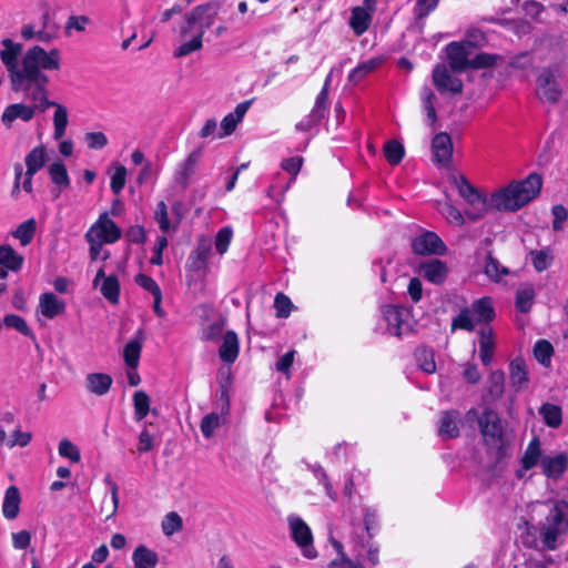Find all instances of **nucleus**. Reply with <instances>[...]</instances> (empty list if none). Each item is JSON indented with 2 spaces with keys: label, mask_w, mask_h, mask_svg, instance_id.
Masks as SVG:
<instances>
[{
  "label": "nucleus",
  "mask_w": 568,
  "mask_h": 568,
  "mask_svg": "<svg viewBox=\"0 0 568 568\" xmlns=\"http://www.w3.org/2000/svg\"><path fill=\"white\" fill-rule=\"evenodd\" d=\"M48 174L51 182L59 189L60 192L68 189L71 184L67 166L60 159L53 161L48 166Z\"/></svg>",
  "instance_id": "32"
},
{
  "label": "nucleus",
  "mask_w": 568,
  "mask_h": 568,
  "mask_svg": "<svg viewBox=\"0 0 568 568\" xmlns=\"http://www.w3.org/2000/svg\"><path fill=\"white\" fill-rule=\"evenodd\" d=\"M37 221L34 217H30L24 222L20 223L16 230L11 231V236L19 241L21 246L29 245L36 235Z\"/></svg>",
  "instance_id": "39"
},
{
  "label": "nucleus",
  "mask_w": 568,
  "mask_h": 568,
  "mask_svg": "<svg viewBox=\"0 0 568 568\" xmlns=\"http://www.w3.org/2000/svg\"><path fill=\"white\" fill-rule=\"evenodd\" d=\"M202 148L193 150L184 161H182L174 173V180L178 184L185 187L191 175L194 173L195 165L201 158Z\"/></svg>",
  "instance_id": "26"
},
{
  "label": "nucleus",
  "mask_w": 568,
  "mask_h": 568,
  "mask_svg": "<svg viewBox=\"0 0 568 568\" xmlns=\"http://www.w3.org/2000/svg\"><path fill=\"white\" fill-rule=\"evenodd\" d=\"M134 419L143 420L150 413V397L144 390H136L133 394Z\"/></svg>",
  "instance_id": "47"
},
{
  "label": "nucleus",
  "mask_w": 568,
  "mask_h": 568,
  "mask_svg": "<svg viewBox=\"0 0 568 568\" xmlns=\"http://www.w3.org/2000/svg\"><path fill=\"white\" fill-rule=\"evenodd\" d=\"M34 175H29V172H23L22 165L17 163L14 165V183L12 187L11 195L17 199L20 193V187L26 193H31L33 191L32 187V179Z\"/></svg>",
  "instance_id": "42"
},
{
  "label": "nucleus",
  "mask_w": 568,
  "mask_h": 568,
  "mask_svg": "<svg viewBox=\"0 0 568 568\" xmlns=\"http://www.w3.org/2000/svg\"><path fill=\"white\" fill-rule=\"evenodd\" d=\"M538 414L541 416L545 425L550 428H558L562 423V409L559 405L544 403L538 408Z\"/></svg>",
  "instance_id": "38"
},
{
  "label": "nucleus",
  "mask_w": 568,
  "mask_h": 568,
  "mask_svg": "<svg viewBox=\"0 0 568 568\" xmlns=\"http://www.w3.org/2000/svg\"><path fill=\"white\" fill-rule=\"evenodd\" d=\"M144 341V331L139 328L134 336L124 345L122 356L128 368L139 367Z\"/></svg>",
  "instance_id": "20"
},
{
  "label": "nucleus",
  "mask_w": 568,
  "mask_h": 568,
  "mask_svg": "<svg viewBox=\"0 0 568 568\" xmlns=\"http://www.w3.org/2000/svg\"><path fill=\"white\" fill-rule=\"evenodd\" d=\"M478 425L485 439H491L493 442L500 440L503 427L497 413L493 409H485L483 412L478 418Z\"/></svg>",
  "instance_id": "19"
},
{
  "label": "nucleus",
  "mask_w": 568,
  "mask_h": 568,
  "mask_svg": "<svg viewBox=\"0 0 568 568\" xmlns=\"http://www.w3.org/2000/svg\"><path fill=\"white\" fill-rule=\"evenodd\" d=\"M531 264L537 272L546 271L552 262V252L549 247L532 250L529 252Z\"/></svg>",
  "instance_id": "46"
},
{
  "label": "nucleus",
  "mask_w": 568,
  "mask_h": 568,
  "mask_svg": "<svg viewBox=\"0 0 568 568\" xmlns=\"http://www.w3.org/2000/svg\"><path fill=\"white\" fill-rule=\"evenodd\" d=\"M535 300V290L532 285L526 284L520 286L516 292V308L521 313H527L532 307Z\"/></svg>",
  "instance_id": "44"
},
{
  "label": "nucleus",
  "mask_w": 568,
  "mask_h": 568,
  "mask_svg": "<svg viewBox=\"0 0 568 568\" xmlns=\"http://www.w3.org/2000/svg\"><path fill=\"white\" fill-rule=\"evenodd\" d=\"M452 183L456 187L458 195L467 204L465 215L469 220L478 221L490 210H495L493 206L491 195L488 197L485 193L473 185L465 175H453Z\"/></svg>",
  "instance_id": "5"
},
{
  "label": "nucleus",
  "mask_w": 568,
  "mask_h": 568,
  "mask_svg": "<svg viewBox=\"0 0 568 568\" xmlns=\"http://www.w3.org/2000/svg\"><path fill=\"white\" fill-rule=\"evenodd\" d=\"M542 180L536 173L520 181H513L507 186L491 193L493 206L497 211L516 212L540 192Z\"/></svg>",
  "instance_id": "4"
},
{
  "label": "nucleus",
  "mask_w": 568,
  "mask_h": 568,
  "mask_svg": "<svg viewBox=\"0 0 568 568\" xmlns=\"http://www.w3.org/2000/svg\"><path fill=\"white\" fill-rule=\"evenodd\" d=\"M414 325L415 320L408 307L395 304L381 306V317L376 325L378 333L402 337L409 334Z\"/></svg>",
  "instance_id": "6"
},
{
  "label": "nucleus",
  "mask_w": 568,
  "mask_h": 568,
  "mask_svg": "<svg viewBox=\"0 0 568 568\" xmlns=\"http://www.w3.org/2000/svg\"><path fill=\"white\" fill-rule=\"evenodd\" d=\"M434 161L438 164H447L453 155V142L449 134L437 133L432 141Z\"/></svg>",
  "instance_id": "22"
},
{
  "label": "nucleus",
  "mask_w": 568,
  "mask_h": 568,
  "mask_svg": "<svg viewBox=\"0 0 568 568\" xmlns=\"http://www.w3.org/2000/svg\"><path fill=\"white\" fill-rule=\"evenodd\" d=\"M479 358L485 366H489L494 358L495 338L490 327H483L478 332Z\"/></svg>",
  "instance_id": "29"
},
{
  "label": "nucleus",
  "mask_w": 568,
  "mask_h": 568,
  "mask_svg": "<svg viewBox=\"0 0 568 568\" xmlns=\"http://www.w3.org/2000/svg\"><path fill=\"white\" fill-rule=\"evenodd\" d=\"M37 110H39L38 103L36 105L24 103L9 104L1 115V122L6 128H11L16 120L29 122L33 119Z\"/></svg>",
  "instance_id": "17"
},
{
  "label": "nucleus",
  "mask_w": 568,
  "mask_h": 568,
  "mask_svg": "<svg viewBox=\"0 0 568 568\" xmlns=\"http://www.w3.org/2000/svg\"><path fill=\"white\" fill-rule=\"evenodd\" d=\"M384 62L383 57L371 58L366 61L358 63L348 74V80L357 83L363 80L367 74L373 72Z\"/></svg>",
  "instance_id": "41"
},
{
  "label": "nucleus",
  "mask_w": 568,
  "mask_h": 568,
  "mask_svg": "<svg viewBox=\"0 0 568 568\" xmlns=\"http://www.w3.org/2000/svg\"><path fill=\"white\" fill-rule=\"evenodd\" d=\"M462 415L459 410L449 409L440 414L438 420V435L443 439L456 438L459 436Z\"/></svg>",
  "instance_id": "18"
},
{
  "label": "nucleus",
  "mask_w": 568,
  "mask_h": 568,
  "mask_svg": "<svg viewBox=\"0 0 568 568\" xmlns=\"http://www.w3.org/2000/svg\"><path fill=\"white\" fill-rule=\"evenodd\" d=\"M364 513V525L365 530L371 538L378 528V515L377 510L373 507H365Z\"/></svg>",
  "instance_id": "64"
},
{
  "label": "nucleus",
  "mask_w": 568,
  "mask_h": 568,
  "mask_svg": "<svg viewBox=\"0 0 568 568\" xmlns=\"http://www.w3.org/2000/svg\"><path fill=\"white\" fill-rule=\"evenodd\" d=\"M212 251V242L209 237H202L197 241L195 250L190 255V261L194 270L206 267Z\"/></svg>",
  "instance_id": "31"
},
{
  "label": "nucleus",
  "mask_w": 568,
  "mask_h": 568,
  "mask_svg": "<svg viewBox=\"0 0 568 568\" xmlns=\"http://www.w3.org/2000/svg\"><path fill=\"white\" fill-rule=\"evenodd\" d=\"M47 159V150L43 145L33 148L24 158L26 171L29 175L37 174L44 166Z\"/></svg>",
  "instance_id": "36"
},
{
  "label": "nucleus",
  "mask_w": 568,
  "mask_h": 568,
  "mask_svg": "<svg viewBox=\"0 0 568 568\" xmlns=\"http://www.w3.org/2000/svg\"><path fill=\"white\" fill-rule=\"evenodd\" d=\"M373 16V13L362 7H354L351 10L348 24L357 37L364 34L369 29Z\"/></svg>",
  "instance_id": "30"
},
{
  "label": "nucleus",
  "mask_w": 568,
  "mask_h": 568,
  "mask_svg": "<svg viewBox=\"0 0 568 568\" xmlns=\"http://www.w3.org/2000/svg\"><path fill=\"white\" fill-rule=\"evenodd\" d=\"M412 248L418 255H443L446 252L445 243L436 233L430 231L423 232L414 237Z\"/></svg>",
  "instance_id": "15"
},
{
  "label": "nucleus",
  "mask_w": 568,
  "mask_h": 568,
  "mask_svg": "<svg viewBox=\"0 0 568 568\" xmlns=\"http://www.w3.org/2000/svg\"><path fill=\"white\" fill-rule=\"evenodd\" d=\"M485 274L494 280L498 281L501 278L504 274H507V268L500 266L499 262L493 257L491 255H488L485 260Z\"/></svg>",
  "instance_id": "62"
},
{
  "label": "nucleus",
  "mask_w": 568,
  "mask_h": 568,
  "mask_svg": "<svg viewBox=\"0 0 568 568\" xmlns=\"http://www.w3.org/2000/svg\"><path fill=\"white\" fill-rule=\"evenodd\" d=\"M488 393L494 398H499L504 393L505 373L500 369L491 372L489 376Z\"/></svg>",
  "instance_id": "54"
},
{
  "label": "nucleus",
  "mask_w": 568,
  "mask_h": 568,
  "mask_svg": "<svg viewBox=\"0 0 568 568\" xmlns=\"http://www.w3.org/2000/svg\"><path fill=\"white\" fill-rule=\"evenodd\" d=\"M91 23V19L85 14H72L70 16L64 24V33L70 37L73 31L84 32L87 27Z\"/></svg>",
  "instance_id": "51"
},
{
  "label": "nucleus",
  "mask_w": 568,
  "mask_h": 568,
  "mask_svg": "<svg viewBox=\"0 0 568 568\" xmlns=\"http://www.w3.org/2000/svg\"><path fill=\"white\" fill-rule=\"evenodd\" d=\"M101 294L111 304H118L120 298V283L115 275L104 278L100 287Z\"/></svg>",
  "instance_id": "45"
},
{
  "label": "nucleus",
  "mask_w": 568,
  "mask_h": 568,
  "mask_svg": "<svg viewBox=\"0 0 568 568\" xmlns=\"http://www.w3.org/2000/svg\"><path fill=\"white\" fill-rule=\"evenodd\" d=\"M3 324L7 327L13 328L24 336H33L32 331L29 328L23 317L17 314H8L3 318Z\"/></svg>",
  "instance_id": "57"
},
{
  "label": "nucleus",
  "mask_w": 568,
  "mask_h": 568,
  "mask_svg": "<svg viewBox=\"0 0 568 568\" xmlns=\"http://www.w3.org/2000/svg\"><path fill=\"white\" fill-rule=\"evenodd\" d=\"M331 78L327 77L324 87L316 97L315 103L311 112L303 118L296 125V131L310 132L315 128L324 118L328 106V82Z\"/></svg>",
  "instance_id": "12"
},
{
  "label": "nucleus",
  "mask_w": 568,
  "mask_h": 568,
  "mask_svg": "<svg viewBox=\"0 0 568 568\" xmlns=\"http://www.w3.org/2000/svg\"><path fill=\"white\" fill-rule=\"evenodd\" d=\"M232 237H233V231L230 226H224V227L220 229L219 232L216 233L214 245H215L216 251L221 255H223L227 251V248L231 244Z\"/></svg>",
  "instance_id": "61"
},
{
  "label": "nucleus",
  "mask_w": 568,
  "mask_h": 568,
  "mask_svg": "<svg viewBox=\"0 0 568 568\" xmlns=\"http://www.w3.org/2000/svg\"><path fill=\"white\" fill-rule=\"evenodd\" d=\"M495 318V310L490 297L475 300L470 306L462 307L452 320V331L473 332L477 324H488Z\"/></svg>",
  "instance_id": "7"
},
{
  "label": "nucleus",
  "mask_w": 568,
  "mask_h": 568,
  "mask_svg": "<svg viewBox=\"0 0 568 568\" xmlns=\"http://www.w3.org/2000/svg\"><path fill=\"white\" fill-rule=\"evenodd\" d=\"M48 83L49 82H39L36 87L28 91V93L24 94L33 102H38V108L40 112H44L50 106L55 108L53 114V139L58 141L64 136L67 131V126L69 123L68 110L64 105L48 99Z\"/></svg>",
  "instance_id": "8"
},
{
  "label": "nucleus",
  "mask_w": 568,
  "mask_h": 568,
  "mask_svg": "<svg viewBox=\"0 0 568 568\" xmlns=\"http://www.w3.org/2000/svg\"><path fill=\"white\" fill-rule=\"evenodd\" d=\"M554 355V347L550 342L546 339H539L534 346L535 358L545 367H548L551 363Z\"/></svg>",
  "instance_id": "48"
},
{
  "label": "nucleus",
  "mask_w": 568,
  "mask_h": 568,
  "mask_svg": "<svg viewBox=\"0 0 568 568\" xmlns=\"http://www.w3.org/2000/svg\"><path fill=\"white\" fill-rule=\"evenodd\" d=\"M440 213L445 219L457 226H462L465 223L464 214L459 209L453 205L450 202H445L440 207Z\"/></svg>",
  "instance_id": "58"
},
{
  "label": "nucleus",
  "mask_w": 568,
  "mask_h": 568,
  "mask_svg": "<svg viewBox=\"0 0 568 568\" xmlns=\"http://www.w3.org/2000/svg\"><path fill=\"white\" fill-rule=\"evenodd\" d=\"M308 469L312 471L318 484L323 485L326 495L332 499L336 500L337 494L333 489L329 478L325 469L320 464L308 465Z\"/></svg>",
  "instance_id": "52"
},
{
  "label": "nucleus",
  "mask_w": 568,
  "mask_h": 568,
  "mask_svg": "<svg viewBox=\"0 0 568 568\" xmlns=\"http://www.w3.org/2000/svg\"><path fill=\"white\" fill-rule=\"evenodd\" d=\"M126 169L123 165L115 168L110 182L111 191L118 195L122 192L125 186Z\"/></svg>",
  "instance_id": "63"
},
{
  "label": "nucleus",
  "mask_w": 568,
  "mask_h": 568,
  "mask_svg": "<svg viewBox=\"0 0 568 568\" xmlns=\"http://www.w3.org/2000/svg\"><path fill=\"white\" fill-rule=\"evenodd\" d=\"M542 458L540 440L538 437H532V439L527 445L525 453L520 459V464L523 469L530 470L538 464L540 465V460Z\"/></svg>",
  "instance_id": "35"
},
{
  "label": "nucleus",
  "mask_w": 568,
  "mask_h": 568,
  "mask_svg": "<svg viewBox=\"0 0 568 568\" xmlns=\"http://www.w3.org/2000/svg\"><path fill=\"white\" fill-rule=\"evenodd\" d=\"M433 83L440 94H459L463 91V82L452 74L445 64H436L433 70Z\"/></svg>",
  "instance_id": "14"
},
{
  "label": "nucleus",
  "mask_w": 568,
  "mask_h": 568,
  "mask_svg": "<svg viewBox=\"0 0 568 568\" xmlns=\"http://www.w3.org/2000/svg\"><path fill=\"white\" fill-rule=\"evenodd\" d=\"M405 154V150L402 143L396 140H389L384 145V155L387 162L392 165L400 163Z\"/></svg>",
  "instance_id": "50"
},
{
  "label": "nucleus",
  "mask_w": 568,
  "mask_h": 568,
  "mask_svg": "<svg viewBox=\"0 0 568 568\" xmlns=\"http://www.w3.org/2000/svg\"><path fill=\"white\" fill-rule=\"evenodd\" d=\"M440 0H416L413 13L415 19L424 20L436 10Z\"/></svg>",
  "instance_id": "55"
},
{
  "label": "nucleus",
  "mask_w": 568,
  "mask_h": 568,
  "mask_svg": "<svg viewBox=\"0 0 568 568\" xmlns=\"http://www.w3.org/2000/svg\"><path fill=\"white\" fill-rule=\"evenodd\" d=\"M467 38L474 41H483L484 33L478 29L467 31ZM473 42H450L446 45L447 60L449 68L455 72H463L470 65L469 55L471 53Z\"/></svg>",
  "instance_id": "9"
},
{
  "label": "nucleus",
  "mask_w": 568,
  "mask_h": 568,
  "mask_svg": "<svg viewBox=\"0 0 568 568\" xmlns=\"http://www.w3.org/2000/svg\"><path fill=\"white\" fill-rule=\"evenodd\" d=\"M225 327V320L220 318L217 321L212 322L209 324L201 334V339L206 342H215L217 341Z\"/></svg>",
  "instance_id": "56"
},
{
  "label": "nucleus",
  "mask_w": 568,
  "mask_h": 568,
  "mask_svg": "<svg viewBox=\"0 0 568 568\" xmlns=\"http://www.w3.org/2000/svg\"><path fill=\"white\" fill-rule=\"evenodd\" d=\"M58 452L61 457L68 458L72 463H78L81 459L79 448L69 439L60 440Z\"/></svg>",
  "instance_id": "60"
},
{
  "label": "nucleus",
  "mask_w": 568,
  "mask_h": 568,
  "mask_svg": "<svg viewBox=\"0 0 568 568\" xmlns=\"http://www.w3.org/2000/svg\"><path fill=\"white\" fill-rule=\"evenodd\" d=\"M112 384L113 378L106 373H89L85 376V389L95 396L108 394Z\"/></svg>",
  "instance_id": "27"
},
{
  "label": "nucleus",
  "mask_w": 568,
  "mask_h": 568,
  "mask_svg": "<svg viewBox=\"0 0 568 568\" xmlns=\"http://www.w3.org/2000/svg\"><path fill=\"white\" fill-rule=\"evenodd\" d=\"M24 257L8 244L0 245V266L12 272L21 270Z\"/></svg>",
  "instance_id": "33"
},
{
  "label": "nucleus",
  "mask_w": 568,
  "mask_h": 568,
  "mask_svg": "<svg viewBox=\"0 0 568 568\" xmlns=\"http://www.w3.org/2000/svg\"><path fill=\"white\" fill-rule=\"evenodd\" d=\"M414 358L419 369L426 374L436 372L435 354L429 347L419 346L414 352Z\"/></svg>",
  "instance_id": "40"
},
{
  "label": "nucleus",
  "mask_w": 568,
  "mask_h": 568,
  "mask_svg": "<svg viewBox=\"0 0 568 568\" xmlns=\"http://www.w3.org/2000/svg\"><path fill=\"white\" fill-rule=\"evenodd\" d=\"M536 94L542 103L556 104L559 102L562 89L551 68L540 71L536 80Z\"/></svg>",
  "instance_id": "11"
},
{
  "label": "nucleus",
  "mask_w": 568,
  "mask_h": 568,
  "mask_svg": "<svg viewBox=\"0 0 568 568\" xmlns=\"http://www.w3.org/2000/svg\"><path fill=\"white\" fill-rule=\"evenodd\" d=\"M419 274L433 284H442L445 282L448 267L445 262L440 260H430L422 263L419 266Z\"/></svg>",
  "instance_id": "23"
},
{
  "label": "nucleus",
  "mask_w": 568,
  "mask_h": 568,
  "mask_svg": "<svg viewBox=\"0 0 568 568\" xmlns=\"http://www.w3.org/2000/svg\"><path fill=\"white\" fill-rule=\"evenodd\" d=\"M251 103V100L239 103L233 112H230L223 118L220 132L217 133L219 139L225 138L235 131L237 124L242 122L248 111Z\"/></svg>",
  "instance_id": "21"
},
{
  "label": "nucleus",
  "mask_w": 568,
  "mask_h": 568,
  "mask_svg": "<svg viewBox=\"0 0 568 568\" xmlns=\"http://www.w3.org/2000/svg\"><path fill=\"white\" fill-rule=\"evenodd\" d=\"M3 49L0 51V60L7 68L11 87L14 92L28 93L39 82H49V78L42 71H58L61 67V57L58 49L50 51L40 45H33L22 55V44L11 39L1 41Z\"/></svg>",
  "instance_id": "1"
},
{
  "label": "nucleus",
  "mask_w": 568,
  "mask_h": 568,
  "mask_svg": "<svg viewBox=\"0 0 568 568\" xmlns=\"http://www.w3.org/2000/svg\"><path fill=\"white\" fill-rule=\"evenodd\" d=\"M420 99L423 104V110L426 114V121L429 125H434L437 121V114L435 109L436 95L434 91L425 85L420 90Z\"/></svg>",
  "instance_id": "43"
},
{
  "label": "nucleus",
  "mask_w": 568,
  "mask_h": 568,
  "mask_svg": "<svg viewBox=\"0 0 568 568\" xmlns=\"http://www.w3.org/2000/svg\"><path fill=\"white\" fill-rule=\"evenodd\" d=\"M509 378L510 384L516 392H521L528 387L529 374L525 361L521 357H516L509 363Z\"/></svg>",
  "instance_id": "25"
},
{
  "label": "nucleus",
  "mask_w": 568,
  "mask_h": 568,
  "mask_svg": "<svg viewBox=\"0 0 568 568\" xmlns=\"http://www.w3.org/2000/svg\"><path fill=\"white\" fill-rule=\"evenodd\" d=\"M219 11V2L210 1L195 6L181 17L173 28L181 40L173 51L174 58H184L202 50L204 34L213 26Z\"/></svg>",
  "instance_id": "2"
},
{
  "label": "nucleus",
  "mask_w": 568,
  "mask_h": 568,
  "mask_svg": "<svg viewBox=\"0 0 568 568\" xmlns=\"http://www.w3.org/2000/svg\"><path fill=\"white\" fill-rule=\"evenodd\" d=\"M39 312L48 320L61 315L65 311V303L55 294L47 292L39 297Z\"/></svg>",
  "instance_id": "24"
},
{
  "label": "nucleus",
  "mask_w": 568,
  "mask_h": 568,
  "mask_svg": "<svg viewBox=\"0 0 568 568\" xmlns=\"http://www.w3.org/2000/svg\"><path fill=\"white\" fill-rule=\"evenodd\" d=\"M20 501L19 489L16 486L8 487L2 504V513L7 519L12 520L17 518L20 510Z\"/></svg>",
  "instance_id": "34"
},
{
  "label": "nucleus",
  "mask_w": 568,
  "mask_h": 568,
  "mask_svg": "<svg viewBox=\"0 0 568 568\" xmlns=\"http://www.w3.org/2000/svg\"><path fill=\"white\" fill-rule=\"evenodd\" d=\"M542 475L552 480L562 477L568 468V455L566 453H557L554 455H544L540 460Z\"/></svg>",
  "instance_id": "16"
},
{
  "label": "nucleus",
  "mask_w": 568,
  "mask_h": 568,
  "mask_svg": "<svg viewBox=\"0 0 568 568\" xmlns=\"http://www.w3.org/2000/svg\"><path fill=\"white\" fill-rule=\"evenodd\" d=\"M221 425V417L216 413L205 415L201 420V432L205 438H211L215 429Z\"/></svg>",
  "instance_id": "59"
},
{
  "label": "nucleus",
  "mask_w": 568,
  "mask_h": 568,
  "mask_svg": "<svg viewBox=\"0 0 568 568\" xmlns=\"http://www.w3.org/2000/svg\"><path fill=\"white\" fill-rule=\"evenodd\" d=\"M287 521L291 537L301 548L303 556L308 559L316 558L317 551L313 546V534L310 526L296 515H290Z\"/></svg>",
  "instance_id": "10"
},
{
  "label": "nucleus",
  "mask_w": 568,
  "mask_h": 568,
  "mask_svg": "<svg viewBox=\"0 0 568 568\" xmlns=\"http://www.w3.org/2000/svg\"><path fill=\"white\" fill-rule=\"evenodd\" d=\"M545 518L538 525V534L546 550H556L560 537L568 532V501L565 499H548L538 501Z\"/></svg>",
  "instance_id": "3"
},
{
  "label": "nucleus",
  "mask_w": 568,
  "mask_h": 568,
  "mask_svg": "<svg viewBox=\"0 0 568 568\" xmlns=\"http://www.w3.org/2000/svg\"><path fill=\"white\" fill-rule=\"evenodd\" d=\"M87 234L106 244H113L121 239V229L111 220L106 212L100 214L99 219L90 226Z\"/></svg>",
  "instance_id": "13"
},
{
  "label": "nucleus",
  "mask_w": 568,
  "mask_h": 568,
  "mask_svg": "<svg viewBox=\"0 0 568 568\" xmlns=\"http://www.w3.org/2000/svg\"><path fill=\"white\" fill-rule=\"evenodd\" d=\"M332 546L335 549L337 557L328 564V568H356L358 566V564L347 557L341 541L333 539Z\"/></svg>",
  "instance_id": "49"
},
{
  "label": "nucleus",
  "mask_w": 568,
  "mask_h": 568,
  "mask_svg": "<svg viewBox=\"0 0 568 568\" xmlns=\"http://www.w3.org/2000/svg\"><path fill=\"white\" fill-rule=\"evenodd\" d=\"M134 568H154L159 562L158 554L150 548L140 545L132 554Z\"/></svg>",
  "instance_id": "37"
},
{
  "label": "nucleus",
  "mask_w": 568,
  "mask_h": 568,
  "mask_svg": "<svg viewBox=\"0 0 568 568\" xmlns=\"http://www.w3.org/2000/svg\"><path fill=\"white\" fill-rule=\"evenodd\" d=\"M240 353V342L234 331H227L223 335L222 344L219 348V357L222 362L232 364L236 361Z\"/></svg>",
  "instance_id": "28"
},
{
  "label": "nucleus",
  "mask_w": 568,
  "mask_h": 568,
  "mask_svg": "<svg viewBox=\"0 0 568 568\" xmlns=\"http://www.w3.org/2000/svg\"><path fill=\"white\" fill-rule=\"evenodd\" d=\"M161 527L165 536H172L182 529V518L178 513L171 511L163 518Z\"/></svg>",
  "instance_id": "53"
}]
</instances>
